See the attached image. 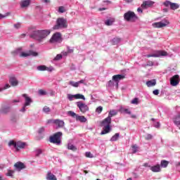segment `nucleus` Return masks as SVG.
Listing matches in <instances>:
<instances>
[{
    "instance_id": "59",
    "label": "nucleus",
    "mask_w": 180,
    "mask_h": 180,
    "mask_svg": "<svg viewBox=\"0 0 180 180\" xmlns=\"http://www.w3.org/2000/svg\"><path fill=\"white\" fill-rule=\"evenodd\" d=\"M153 94V95H158V94H160V91H158V89L154 90Z\"/></svg>"
},
{
    "instance_id": "27",
    "label": "nucleus",
    "mask_w": 180,
    "mask_h": 180,
    "mask_svg": "<svg viewBox=\"0 0 180 180\" xmlns=\"http://www.w3.org/2000/svg\"><path fill=\"white\" fill-rule=\"evenodd\" d=\"M76 120L81 122L82 123H85V122H86V118L82 115H77Z\"/></svg>"
},
{
    "instance_id": "47",
    "label": "nucleus",
    "mask_w": 180,
    "mask_h": 180,
    "mask_svg": "<svg viewBox=\"0 0 180 180\" xmlns=\"http://www.w3.org/2000/svg\"><path fill=\"white\" fill-rule=\"evenodd\" d=\"M13 174H15V172L13 170H8L6 173L7 176H13Z\"/></svg>"
},
{
    "instance_id": "62",
    "label": "nucleus",
    "mask_w": 180,
    "mask_h": 180,
    "mask_svg": "<svg viewBox=\"0 0 180 180\" xmlns=\"http://www.w3.org/2000/svg\"><path fill=\"white\" fill-rule=\"evenodd\" d=\"M62 56H68V52H67V51H63V52H62Z\"/></svg>"
},
{
    "instance_id": "51",
    "label": "nucleus",
    "mask_w": 180,
    "mask_h": 180,
    "mask_svg": "<svg viewBox=\"0 0 180 180\" xmlns=\"http://www.w3.org/2000/svg\"><path fill=\"white\" fill-rule=\"evenodd\" d=\"M35 155L36 157H39V155H40V154H41L42 151L41 149H37L35 151Z\"/></svg>"
},
{
    "instance_id": "38",
    "label": "nucleus",
    "mask_w": 180,
    "mask_h": 180,
    "mask_svg": "<svg viewBox=\"0 0 180 180\" xmlns=\"http://www.w3.org/2000/svg\"><path fill=\"white\" fill-rule=\"evenodd\" d=\"M69 84L70 85H71L72 86H74L75 88H78V86H79V84L78 82L70 81Z\"/></svg>"
},
{
    "instance_id": "20",
    "label": "nucleus",
    "mask_w": 180,
    "mask_h": 180,
    "mask_svg": "<svg viewBox=\"0 0 180 180\" xmlns=\"http://www.w3.org/2000/svg\"><path fill=\"white\" fill-rule=\"evenodd\" d=\"M173 122L174 124L180 130V113L176 115L174 119Z\"/></svg>"
},
{
    "instance_id": "35",
    "label": "nucleus",
    "mask_w": 180,
    "mask_h": 180,
    "mask_svg": "<svg viewBox=\"0 0 180 180\" xmlns=\"http://www.w3.org/2000/svg\"><path fill=\"white\" fill-rule=\"evenodd\" d=\"M68 148L72 151H77V147L71 143H68Z\"/></svg>"
},
{
    "instance_id": "61",
    "label": "nucleus",
    "mask_w": 180,
    "mask_h": 180,
    "mask_svg": "<svg viewBox=\"0 0 180 180\" xmlns=\"http://www.w3.org/2000/svg\"><path fill=\"white\" fill-rule=\"evenodd\" d=\"M137 11L139 12V13H143V10L141 9V8H138Z\"/></svg>"
},
{
    "instance_id": "44",
    "label": "nucleus",
    "mask_w": 180,
    "mask_h": 180,
    "mask_svg": "<svg viewBox=\"0 0 180 180\" xmlns=\"http://www.w3.org/2000/svg\"><path fill=\"white\" fill-rule=\"evenodd\" d=\"M120 38L119 37H115L112 39V43L113 44H119L120 43Z\"/></svg>"
},
{
    "instance_id": "8",
    "label": "nucleus",
    "mask_w": 180,
    "mask_h": 180,
    "mask_svg": "<svg viewBox=\"0 0 180 180\" xmlns=\"http://www.w3.org/2000/svg\"><path fill=\"white\" fill-rule=\"evenodd\" d=\"M76 103L77 108H79L82 113H86V112H88V110H89V107H88L86 104L82 103V101H78Z\"/></svg>"
},
{
    "instance_id": "13",
    "label": "nucleus",
    "mask_w": 180,
    "mask_h": 180,
    "mask_svg": "<svg viewBox=\"0 0 180 180\" xmlns=\"http://www.w3.org/2000/svg\"><path fill=\"white\" fill-rule=\"evenodd\" d=\"M179 84V75H175L170 79V85L176 86Z\"/></svg>"
},
{
    "instance_id": "1",
    "label": "nucleus",
    "mask_w": 180,
    "mask_h": 180,
    "mask_svg": "<svg viewBox=\"0 0 180 180\" xmlns=\"http://www.w3.org/2000/svg\"><path fill=\"white\" fill-rule=\"evenodd\" d=\"M49 34H50V30H35L31 33L30 37L31 39L38 40V41H41V40L46 39Z\"/></svg>"
},
{
    "instance_id": "3",
    "label": "nucleus",
    "mask_w": 180,
    "mask_h": 180,
    "mask_svg": "<svg viewBox=\"0 0 180 180\" xmlns=\"http://www.w3.org/2000/svg\"><path fill=\"white\" fill-rule=\"evenodd\" d=\"M61 137H63V132H56L49 137V141L56 146H61Z\"/></svg>"
},
{
    "instance_id": "40",
    "label": "nucleus",
    "mask_w": 180,
    "mask_h": 180,
    "mask_svg": "<svg viewBox=\"0 0 180 180\" xmlns=\"http://www.w3.org/2000/svg\"><path fill=\"white\" fill-rule=\"evenodd\" d=\"M38 71H46L47 67L46 65H39L37 67Z\"/></svg>"
},
{
    "instance_id": "15",
    "label": "nucleus",
    "mask_w": 180,
    "mask_h": 180,
    "mask_svg": "<svg viewBox=\"0 0 180 180\" xmlns=\"http://www.w3.org/2000/svg\"><path fill=\"white\" fill-rule=\"evenodd\" d=\"M14 167L17 171H22V169H25L26 168V166L23 162H18L14 165Z\"/></svg>"
},
{
    "instance_id": "45",
    "label": "nucleus",
    "mask_w": 180,
    "mask_h": 180,
    "mask_svg": "<svg viewBox=\"0 0 180 180\" xmlns=\"http://www.w3.org/2000/svg\"><path fill=\"white\" fill-rule=\"evenodd\" d=\"M42 110L43 112H44V113H50V112H51V110L50 109V108L47 106H44Z\"/></svg>"
},
{
    "instance_id": "31",
    "label": "nucleus",
    "mask_w": 180,
    "mask_h": 180,
    "mask_svg": "<svg viewBox=\"0 0 180 180\" xmlns=\"http://www.w3.org/2000/svg\"><path fill=\"white\" fill-rule=\"evenodd\" d=\"M120 112H121V113H126L127 115H131V112L127 109V108H124L123 107H121L120 108Z\"/></svg>"
},
{
    "instance_id": "43",
    "label": "nucleus",
    "mask_w": 180,
    "mask_h": 180,
    "mask_svg": "<svg viewBox=\"0 0 180 180\" xmlns=\"http://www.w3.org/2000/svg\"><path fill=\"white\" fill-rule=\"evenodd\" d=\"M68 115L69 116H71V117H75V119H77V116H78V115H77L75 112H74L73 111H69L68 112Z\"/></svg>"
},
{
    "instance_id": "48",
    "label": "nucleus",
    "mask_w": 180,
    "mask_h": 180,
    "mask_svg": "<svg viewBox=\"0 0 180 180\" xmlns=\"http://www.w3.org/2000/svg\"><path fill=\"white\" fill-rule=\"evenodd\" d=\"M103 110V108L102 106H98L96 109V113H102V111Z\"/></svg>"
},
{
    "instance_id": "10",
    "label": "nucleus",
    "mask_w": 180,
    "mask_h": 180,
    "mask_svg": "<svg viewBox=\"0 0 180 180\" xmlns=\"http://www.w3.org/2000/svg\"><path fill=\"white\" fill-rule=\"evenodd\" d=\"M163 5L167 8H168V6H170V9H172V11H176V9L179 8V4L176 3H172L169 1H165L163 3Z\"/></svg>"
},
{
    "instance_id": "57",
    "label": "nucleus",
    "mask_w": 180,
    "mask_h": 180,
    "mask_svg": "<svg viewBox=\"0 0 180 180\" xmlns=\"http://www.w3.org/2000/svg\"><path fill=\"white\" fill-rule=\"evenodd\" d=\"M68 53H74V49H70V46H68Z\"/></svg>"
},
{
    "instance_id": "4",
    "label": "nucleus",
    "mask_w": 180,
    "mask_h": 180,
    "mask_svg": "<svg viewBox=\"0 0 180 180\" xmlns=\"http://www.w3.org/2000/svg\"><path fill=\"white\" fill-rule=\"evenodd\" d=\"M67 27H68L67 20L63 18H58L56 25L53 27V29L57 30L58 29H67Z\"/></svg>"
},
{
    "instance_id": "55",
    "label": "nucleus",
    "mask_w": 180,
    "mask_h": 180,
    "mask_svg": "<svg viewBox=\"0 0 180 180\" xmlns=\"http://www.w3.org/2000/svg\"><path fill=\"white\" fill-rule=\"evenodd\" d=\"M153 139V135L148 134L146 137V140H151Z\"/></svg>"
},
{
    "instance_id": "60",
    "label": "nucleus",
    "mask_w": 180,
    "mask_h": 180,
    "mask_svg": "<svg viewBox=\"0 0 180 180\" xmlns=\"http://www.w3.org/2000/svg\"><path fill=\"white\" fill-rule=\"evenodd\" d=\"M78 82H79V85L80 84H85V79H82V80L79 81Z\"/></svg>"
},
{
    "instance_id": "41",
    "label": "nucleus",
    "mask_w": 180,
    "mask_h": 180,
    "mask_svg": "<svg viewBox=\"0 0 180 180\" xmlns=\"http://www.w3.org/2000/svg\"><path fill=\"white\" fill-rule=\"evenodd\" d=\"M131 148L133 154H136L139 150V146L137 145H132Z\"/></svg>"
},
{
    "instance_id": "16",
    "label": "nucleus",
    "mask_w": 180,
    "mask_h": 180,
    "mask_svg": "<svg viewBox=\"0 0 180 180\" xmlns=\"http://www.w3.org/2000/svg\"><path fill=\"white\" fill-rule=\"evenodd\" d=\"M9 82L12 86H18L19 84V81H18V79L15 76L10 77Z\"/></svg>"
},
{
    "instance_id": "28",
    "label": "nucleus",
    "mask_w": 180,
    "mask_h": 180,
    "mask_svg": "<svg viewBox=\"0 0 180 180\" xmlns=\"http://www.w3.org/2000/svg\"><path fill=\"white\" fill-rule=\"evenodd\" d=\"M120 137V133H116L114 136H112L110 139V141H117L119 140V138Z\"/></svg>"
},
{
    "instance_id": "24",
    "label": "nucleus",
    "mask_w": 180,
    "mask_h": 180,
    "mask_svg": "<svg viewBox=\"0 0 180 180\" xmlns=\"http://www.w3.org/2000/svg\"><path fill=\"white\" fill-rule=\"evenodd\" d=\"M26 147V143L18 141L17 142V149L16 151H19L20 148H25Z\"/></svg>"
},
{
    "instance_id": "6",
    "label": "nucleus",
    "mask_w": 180,
    "mask_h": 180,
    "mask_svg": "<svg viewBox=\"0 0 180 180\" xmlns=\"http://www.w3.org/2000/svg\"><path fill=\"white\" fill-rule=\"evenodd\" d=\"M124 19L127 22H136L137 20V15L134 12L129 11L124 14Z\"/></svg>"
},
{
    "instance_id": "9",
    "label": "nucleus",
    "mask_w": 180,
    "mask_h": 180,
    "mask_svg": "<svg viewBox=\"0 0 180 180\" xmlns=\"http://www.w3.org/2000/svg\"><path fill=\"white\" fill-rule=\"evenodd\" d=\"M168 56V53L165 51H156L155 53L147 55L146 57H165Z\"/></svg>"
},
{
    "instance_id": "7",
    "label": "nucleus",
    "mask_w": 180,
    "mask_h": 180,
    "mask_svg": "<svg viewBox=\"0 0 180 180\" xmlns=\"http://www.w3.org/2000/svg\"><path fill=\"white\" fill-rule=\"evenodd\" d=\"M50 43L54 44L55 43H62L63 42V37L61 36V33L56 32L53 34L51 38L49 40Z\"/></svg>"
},
{
    "instance_id": "5",
    "label": "nucleus",
    "mask_w": 180,
    "mask_h": 180,
    "mask_svg": "<svg viewBox=\"0 0 180 180\" xmlns=\"http://www.w3.org/2000/svg\"><path fill=\"white\" fill-rule=\"evenodd\" d=\"M22 98L25 99V103L22 106V108L20 110V112H22V113H25L26 112V107L30 106V104L33 103V100L32 98L29 96V95L26 94H23L22 95Z\"/></svg>"
},
{
    "instance_id": "63",
    "label": "nucleus",
    "mask_w": 180,
    "mask_h": 180,
    "mask_svg": "<svg viewBox=\"0 0 180 180\" xmlns=\"http://www.w3.org/2000/svg\"><path fill=\"white\" fill-rule=\"evenodd\" d=\"M143 167H148L150 168L151 166L148 165V163H144Z\"/></svg>"
},
{
    "instance_id": "26",
    "label": "nucleus",
    "mask_w": 180,
    "mask_h": 180,
    "mask_svg": "<svg viewBox=\"0 0 180 180\" xmlns=\"http://www.w3.org/2000/svg\"><path fill=\"white\" fill-rule=\"evenodd\" d=\"M146 85L148 88H150V86H155V85H157V82L155 79L149 80L146 82Z\"/></svg>"
},
{
    "instance_id": "23",
    "label": "nucleus",
    "mask_w": 180,
    "mask_h": 180,
    "mask_svg": "<svg viewBox=\"0 0 180 180\" xmlns=\"http://www.w3.org/2000/svg\"><path fill=\"white\" fill-rule=\"evenodd\" d=\"M150 171L153 172H160L161 171V167H160V165H157L155 166L150 167Z\"/></svg>"
},
{
    "instance_id": "17",
    "label": "nucleus",
    "mask_w": 180,
    "mask_h": 180,
    "mask_svg": "<svg viewBox=\"0 0 180 180\" xmlns=\"http://www.w3.org/2000/svg\"><path fill=\"white\" fill-rule=\"evenodd\" d=\"M153 5H154V1L148 0L143 1V3L141 4V8H150V6H153Z\"/></svg>"
},
{
    "instance_id": "58",
    "label": "nucleus",
    "mask_w": 180,
    "mask_h": 180,
    "mask_svg": "<svg viewBox=\"0 0 180 180\" xmlns=\"http://www.w3.org/2000/svg\"><path fill=\"white\" fill-rule=\"evenodd\" d=\"M86 157H87L89 158H92V155L90 153V152H86Z\"/></svg>"
},
{
    "instance_id": "12",
    "label": "nucleus",
    "mask_w": 180,
    "mask_h": 180,
    "mask_svg": "<svg viewBox=\"0 0 180 180\" xmlns=\"http://www.w3.org/2000/svg\"><path fill=\"white\" fill-rule=\"evenodd\" d=\"M124 78L125 77L123 75H116L112 76V81L115 82L117 88L119 86V82L122 81V79H124Z\"/></svg>"
},
{
    "instance_id": "53",
    "label": "nucleus",
    "mask_w": 180,
    "mask_h": 180,
    "mask_svg": "<svg viewBox=\"0 0 180 180\" xmlns=\"http://www.w3.org/2000/svg\"><path fill=\"white\" fill-rule=\"evenodd\" d=\"M21 26H22V24L20 22H17L14 24L15 29H20Z\"/></svg>"
},
{
    "instance_id": "54",
    "label": "nucleus",
    "mask_w": 180,
    "mask_h": 180,
    "mask_svg": "<svg viewBox=\"0 0 180 180\" xmlns=\"http://www.w3.org/2000/svg\"><path fill=\"white\" fill-rule=\"evenodd\" d=\"M58 12L59 13H64L65 12V10L64 9L63 6H60L58 8Z\"/></svg>"
},
{
    "instance_id": "52",
    "label": "nucleus",
    "mask_w": 180,
    "mask_h": 180,
    "mask_svg": "<svg viewBox=\"0 0 180 180\" xmlns=\"http://www.w3.org/2000/svg\"><path fill=\"white\" fill-rule=\"evenodd\" d=\"M63 58V55L62 54H58L55 58L54 60L56 61H58V60H61Z\"/></svg>"
},
{
    "instance_id": "34",
    "label": "nucleus",
    "mask_w": 180,
    "mask_h": 180,
    "mask_svg": "<svg viewBox=\"0 0 180 180\" xmlns=\"http://www.w3.org/2000/svg\"><path fill=\"white\" fill-rule=\"evenodd\" d=\"M168 164H169V162L167 160H162L160 162V167L162 168H167V167H168Z\"/></svg>"
},
{
    "instance_id": "46",
    "label": "nucleus",
    "mask_w": 180,
    "mask_h": 180,
    "mask_svg": "<svg viewBox=\"0 0 180 180\" xmlns=\"http://www.w3.org/2000/svg\"><path fill=\"white\" fill-rule=\"evenodd\" d=\"M107 86L108 88H112V86H115V82L112 80H110L107 84Z\"/></svg>"
},
{
    "instance_id": "64",
    "label": "nucleus",
    "mask_w": 180,
    "mask_h": 180,
    "mask_svg": "<svg viewBox=\"0 0 180 180\" xmlns=\"http://www.w3.org/2000/svg\"><path fill=\"white\" fill-rule=\"evenodd\" d=\"M66 179H67V180H70V179H71V176H67V177H66Z\"/></svg>"
},
{
    "instance_id": "33",
    "label": "nucleus",
    "mask_w": 180,
    "mask_h": 180,
    "mask_svg": "<svg viewBox=\"0 0 180 180\" xmlns=\"http://www.w3.org/2000/svg\"><path fill=\"white\" fill-rule=\"evenodd\" d=\"M44 131H46V129L44 127H42L38 129V134H40L41 136V139H43V136H44ZM44 135V136H43Z\"/></svg>"
},
{
    "instance_id": "32",
    "label": "nucleus",
    "mask_w": 180,
    "mask_h": 180,
    "mask_svg": "<svg viewBox=\"0 0 180 180\" xmlns=\"http://www.w3.org/2000/svg\"><path fill=\"white\" fill-rule=\"evenodd\" d=\"M8 147H13V148H15V150L18 148V142H15V141H10L8 142Z\"/></svg>"
},
{
    "instance_id": "49",
    "label": "nucleus",
    "mask_w": 180,
    "mask_h": 180,
    "mask_svg": "<svg viewBox=\"0 0 180 180\" xmlns=\"http://www.w3.org/2000/svg\"><path fill=\"white\" fill-rule=\"evenodd\" d=\"M131 103H132L133 105H139V98H134L131 101Z\"/></svg>"
},
{
    "instance_id": "14",
    "label": "nucleus",
    "mask_w": 180,
    "mask_h": 180,
    "mask_svg": "<svg viewBox=\"0 0 180 180\" xmlns=\"http://www.w3.org/2000/svg\"><path fill=\"white\" fill-rule=\"evenodd\" d=\"M48 123H53L54 124H56L58 127H64V121L61 120H49L48 121Z\"/></svg>"
},
{
    "instance_id": "22",
    "label": "nucleus",
    "mask_w": 180,
    "mask_h": 180,
    "mask_svg": "<svg viewBox=\"0 0 180 180\" xmlns=\"http://www.w3.org/2000/svg\"><path fill=\"white\" fill-rule=\"evenodd\" d=\"M46 178L47 180H57V177L51 172H48Z\"/></svg>"
},
{
    "instance_id": "21",
    "label": "nucleus",
    "mask_w": 180,
    "mask_h": 180,
    "mask_svg": "<svg viewBox=\"0 0 180 180\" xmlns=\"http://www.w3.org/2000/svg\"><path fill=\"white\" fill-rule=\"evenodd\" d=\"M11 112V107L9 105H4L1 107V112L3 115H7Z\"/></svg>"
},
{
    "instance_id": "42",
    "label": "nucleus",
    "mask_w": 180,
    "mask_h": 180,
    "mask_svg": "<svg viewBox=\"0 0 180 180\" xmlns=\"http://www.w3.org/2000/svg\"><path fill=\"white\" fill-rule=\"evenodd\" d=\"M38 94H39V95H40V96H44V95L47 94V91H44L43 89H39L38 91Z\"/></svg>"
},
{
    "instance_id": "2",
    "label": "nucleus",
    "mask_w": 180,
    "mask_h": 180,
    "mask_svg": "<svg viewBox=\"0 0 180 180\" xmlns=\"http://www.w3.org/2000/svg\"><path fill=\"white\" fill-rule=\"evenodd\" d=\"M15 54L16 56H19V57H29L30 56H32V57H37L39 56V53L36 51H30L28 52H22V48H19L17 50L15 51Z\"/></svg>"
},
{
    "instance_id": "37",
    "label": "nucleus",
    "mask_w": 180,
    "mask_h": 180,
    "mask_svg": "<svg viewBox=\"0 0 180 180\" xmlns=\"http://www.w3.org/2000/svg\"><path fill=\"white\" fill-rule=\"evenodd\" d=\"M18 115H13L11 117V122H12L13 123H16V122H18Z\"/></svg>"
},
{
    "instance_id": "25",
    "label": "nucleus",
    "mask_w": 180,
    "mask_h": 180,
    "mask_svg": "<svg viewBox=\"0 0 180 180\" xmlns=\"http://www.w3.org/2000/svg\"><path fill=\"white\" fill-rule=\"evenodd\" d=\"M29 5H30V0H23L20 2L21 8H27Z\"/></svg>"
},
{
    "instance_id": "29",
    "label": "nucleus",
    "mask_w": 180,
    "mask_h": 180,
    "mask_svg": "<svg viewBox=\"0 0 180 180\" xmlns=\"http://www.w3.org/2000/svg\"><path fill=\"white\" fill-rule=\"evenodd\" d=\"M113 23H115V18H110L105 21V25H106V26H112Z\"/></svg>"
},
{
    "instance_id": "18",
    "label": "nucleus",
    "mask_w": 180,
    "mask_h": 180,
    "mask_svg": "<svg viewBox=\"0 0 180 180\" xmlns=\"http://www.w3.org/2000/svg\"><path fill=\"white\" fill-rule=\"evenodd\" d=\"M103 131L101 132V135L108 134V133H110V130L112 128L109 125H102Z\"/></svg>"
},
{
    "instance_id": "30",
    "label": "nucleus",
    "mask_w": 180,
    "mask_h": 180,
    "mask_svg": "<svg viewBox=\"0 0 180 180\" xmlns=\"http://www.w3.org/2000/svg\"><path fill=\"white\" fill-rule=\"evenodd\" d=\"M116 115H117V110H110L108 113V117H110V119H112V117H113V116H116Z\"/></svg>"
},
{
    "instance_id": "11",
    "label": "nucleus",
    "mask_w": 180,
    "mask_h": 180,
    "mask_svg": "<svg viewBox=\"0 0 180 180\" xmlns=\"http://www.w3.org/2000/svg\"><path fill=\"white\" fill-rule=\"evenodd\" d=\"M169 25V21L167 20H164L163 21L158 22H154L153 24V27H158V28H161V27H165V26H168Z\"/></svg>"
},
{
    "instance_id": "56",
    "label": "nucleus",
    "mask_w": 180,
    "mask_h": 180,
    "mask_svg": "<svg viewBox=\"0 0 180 180\" xmlns=\"http://www.w3.org/2000/svg\"><path fill=\"white\" fill-rule=\"evenodd\" d=\"M153 126H154V127H155L156 129H159V127H160V122H154V123H153Z\"/></svg>"
},
{
    "instance_id": "39",
    "label": "nucleus",
    "mask_w": 180,
    "mask_h": 180,
    "mask_svg": "<svg viewBox=\"0 0 180 180\" xmlns=\"http://www.w3.org/2000/svg\"><path fill=\"white\" fill-rule=\"evenodd\" d=\"M75 99H83V101H85V96L82 94H75Z\"/></svg>"
},
{
    "instance_id": "19",
    "label": "nucleus",
    "mask_w": 180,
    "mask_h": 180,
    "mask_svg": "<svg viewBox=\"0 0 180 180\" xmlns=\"http://www.w3.org/2000/svg\"><path fill=\"white\" fill-rule=\"evenodd\" d=\"M110 123H112V118L107 117L102 121L101 126H110Z\"/></svg>"
},
{
    "instance_id": "50",
    "label": "nucleus",
    "mask_w": 180,
    "mask_h": 180,
    "mask_svg": "<svg viewBox=\"0 0 180 180\" xmlns=\"http://www.w3.org/2000/svg\"><path fill=\"white\" fill-rule=\"evenodd\" d=\"M68 99H69V101H72L73 99H75V94H68Z\"/></svg>"
},
{
    "instance_id": "36",
    "label": "nucleus",
    "mask_w": 180,
    "mask_h": 180,
    "mask_svg": "<svg viewBox=\"0 0 180 180\" xmlns=\"http://www.w3.org/2000/svg\"><path fill=\"white\" fill-rule=\"evenodd\" d=\"M11 88V85L9 84H6L5 86H0V92L5 91V89H8Z\"/></svg>"
}]
</instances>
